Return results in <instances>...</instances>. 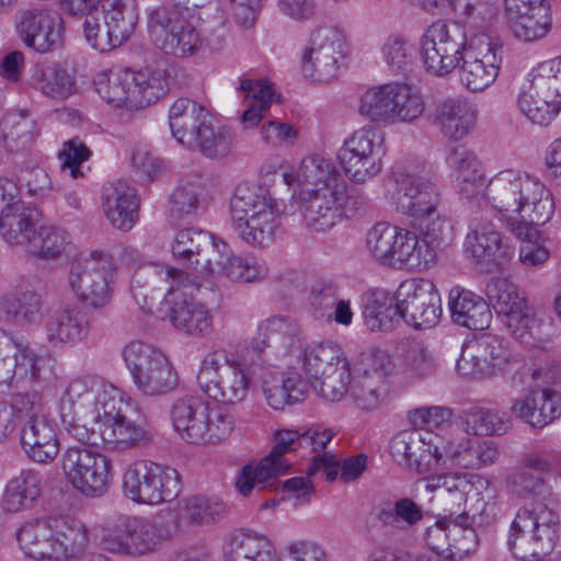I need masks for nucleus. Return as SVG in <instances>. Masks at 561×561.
<instances>
[{
  "label": "nucleus",
  "mask_w": 561,
  "mask_h": 561,
  "mask_svg": "<svg viewBox=\"0 0 561 561\" xmlns=\"http://www.w3.org/2000/svg\"><path fill=\"white\" fill-rule=\"evenodd\" d=\"M64 428L78 442L111 451H129L149 445L152 433L133 399L95 375L71 379L58 400Z\"/></svg>",
  "instance_id": "obj_1"
},
{
  "label": "nucleus",
  "mask_w": 561,
  "mask_h": 561,
  "mask_svg": "<svg viewBox=\"0 0 561 561\" xmlns=\"http://www.w3.org/2000/svg\"><path fill=\"white\" fill-rule=\"evenodd\" d=\"M289 186L299 188L298 199L306 226L321 232L333 228L363 205L362 198L348 191V184L335 164L321 154H310L296 170L283 174Z\"/></svg>",
  "instance_id": "obj_2"
},
{
  "label": "nucleus",
  "mask_w": 561,
  "mask_h": 561,
  "mask_svg": "<svg viewBox=\"0 0 561 561\" xmlns=\"http://www.w3.org/2000/svg\"><path fill=\"white\" fill-rule=\"evenodd\" d=\"M131 294L141 307H149L154 291L165 290L163 306L172 325L186 334L199 336L210 333L213 318L208 309L194 299L199 285L188 274L156 264L140 266L130 280Z\"/></svg>",
  "instance_id": "obj_3"
},
{
  "label": "nucleus",
  "mask_w": 561,
  "mask_h": 561,
  "mask_svg": "<svg viewBox=\"0 0 561 561\" xmlns=\"http://www.w3.org/2000/svg\"><path fill=\"white\" fill-rule=\"evenodd\" d=\"M42 358L27 344L0 331V392L13 390L9 403L14 417L28 423L46 417L43 399Z\"/></svg>",
  "instance_id": "obj_4"
},
{
  "label": "nucleus",
  "mask_w": 561,
  "mask_h": 561,
  "mask_svg": "<svg viewBox=\"0 0 561 561\" xmlns=\"http://www.w3.org/2000/svg\"><path fill=\"white\" fill-rule=\"evenodd\" d=\"M486 204L511 224H547L554 214L550 190L537 176L516 169H505L494 174L486 184Z\"/></svg>",
  "instance_id": "obj_5"
},
{
  "label": "nucleus",
  "mask_w": 561,
  "mask_h": 561,
  "mask_svg": "<svg viewBox=\"0 0 561 561\" xmlns=\"http://www.w3.org/2000/svg\"><path fill=\"white\" fill-rule=\"evenodd\" d=\"M231 228L253 248L271 245L279 228V211L271 193L259 185L239 184L229 203Z\"/></svg>",
  "instance_id": "obj_6"
},
{
  "label": "nucleus",
  "mask_w": 561,
  "mask_h": 561,
  "mask_svg": "<svg viewBox=\"0 0 561 561\" xmlns=\"http://www.w3.org/2000/svg\"><path fill=\"white\" fill-rule=\"evenodd\" d=\"M170 419L179 437L197 446L219 444L231 435L236 426L232 413L198 396H183L174 400Z\"/></svg>",
  "instance_id": "obj_7"
},
{
  "label": "nucleus",
  "mask_w": 561,
  "mask_h": 561,
  "mask_svg": "<svg viewBox=\"0 0 561 561\" xmlns=\"http://www.w3.org/2000/svg\"><path fill=\"white\" fill-rule=\"evenodd\" d=\"M96 93L110 105L129 111L144 108L168 91L164 70L110 69L94 78Z\"/></svg>",
  "instance_id": "obj_8"
},
{
  "label": "nucleus",
  "mask_w": 561,
  "mask_h": 561,
  "mask_svg": "<svg viewBox=\"0 0 561 561\" xmlns=\"http://www.w3.org/2000/svg\"><path fill=\"white\" fill-rule=\"evenodd\" d=\"M366 249L380 264L394 268L425 271L434 265V252L419 234L387 222L368 230Z\"/></svg>",
  "instance_id": "obj_9"
},
{
  "label": "nucleus",
  "mask_w": 561,
  "mask_h": 561,
  "mask_svg": "<svg viewBox=\"0 0 561 561\" xmlns=\"http://www.w3.org/2000/svg\"><path fill=\"white\" fill-rule=\"evenodd\" d=\"M559 517L542 503L518 510L511 524L508 547L523 561H534L551 549L557 538Z\"/></svg>",
  "instance_id": "obj_10"
},
{
  "label": "nucleus",
  "mask_w": 561,
  "mask_h": 561,
  "mask_svg": "<svg viewBox=\"0 0 561 561\" xmlns=\"http://www.w3.org/2000/svg\"><path fill=\"white\" fill-rule=\"evenodd\" d=\"M197 382L213 400L234 405L247 399L251 376L245 365L227 351L215 350L202 359Z\"/></svg>",
  "instance_id": "obj_11"
},
{
  "label": "nucleus",
  "mask_w": 561,
  "mask_h": 561,
  "mask_svg": "<svg viewBox=\"0 0 561 561\" xmlns=\"http://www.w3.org/2000/svg\"><path fill=\"white\" fill-rule=\"evenodd\" d=\"M116 271V262L110 252L94 250L71 264L68 283L81 305L100 309L112 299Z\"/></svg>",
  "instance_id": "obj_12"
},
{
  "label": "nucleus",
  "mask_w": 561,
  "mask_h": 561,
  "mask_svg": "<svg viewBox=\"0 0 561 561\" xmlns=\"http://www.w3.org/2000/svg\"><path fill=\"white\" fill-rule=\"evenodd\" d=\"M172 7L156 9L150 14L149 30L157 47L175 57L195 54L202 39L193 23L187 19L190 8L202 5L201 0H175Z\"/></svg>",
  "instance_id": "obj_13"
},
{
  "label": "nucleus",
  "mask_w": 561,
  "mask_h": 561,
  "mask_svg": "<svg viewBox=\"0 0 561 561\" xmlns=\"http://www.w3.org/2000/svg\"><path fill=\"white\" fill-rule=\"evenodd\" d=\"M122 355L136 388L144 396H163L179 386L175 368L152 344L131 341L125 345Z\"/></svg>",
  "instance_id": "obj_14"
},
{
  "label": "nucleus",
  "mask_w": 561,
  "mask_h": 561,
  "mask_svg": "<svg viewBox=\"0 0 561 561\" xmlns=\"http://www.w3.org/2000/svg\"><path fill=\"white\" fill-rule=\"evenodd\" d=\"M123 492L133 502L159 505L176 499L181 492L179 472L168 466L135 460L123 473Z\"/></svg>",
  "instance_id": "obj_15"
},
{
  "label": "nucleus",
  "mask_w": 561,
  "mask_h": 561,
  "mask_svg": "<svg viewBox=\"0 0 561 561\" xmlns=\"http://www.w3.org/2000/svg\"><path fill=\"white\" fill-rule=\"evenodd\" d=\"M347 54L344 33L331 24H319L301 50L300 69L305 78L327 82L337 76L340 61Z\"/></svg>",
  "instance_id": "obj_16"
},
{
  "label": "nucleus",
  "mask_w": 561,
  "mask_h": 561,
  "mask_svg": "<svg viewBox=\"0 0 561 561\" xmlns=\"http://www.w3.org/2000/svg\"><path fill=\"white\" fill-rule=\"evenodd\" d=\"M465 27L457 22L436 21L421 37V58L426 70L445 77L459 65V58L469 44Z\"/></svg>",
  "instance_id": "obj_17"
},
{
  "label": "nucleus",
  "mask_w": 561,
  "mask_h": 561,
  "mask_svg": "<svg viewBox=\"0 0 561 561\" xmlns=\"http://www.w3.org/2000/svg\"><path fill=\"white\" fill-rule=\"evenodd\" d=\"M489 306L502 317L514 337L530 343L538 328L534 308L517 285L505 277H492L485 285Z\"/></svg>",
  "instance_id": "obj_18"
},
{
  "label": "nucleus",
  "mask_w": 561,
  "mask_h": 561,
  "mask_svg": "<svg viewBox=\"0 0 561 561\" xmlns=\"http://www.w3.org/2000/svg\"><path fill=\"white\" fill-rule=\"evenodd\" d=\"M62 471L71 485L87 497H101L113 480L111 459L88 447H69L61 456Z\"/></svg>",
  "instance_id": "obj_19"
},
{
  "label": "nucleus",
  "mask_w": 561,
  "mask_h": 561,
  "mask_svg": "<svg viewBox=\"0 0 561 561\" xmlns=\"http://www.w3.org/2000/svg\"><path fill=\"white\" fill-rule=\"evenodd\" d=\"M136 24L137 13L134 8L121 1H111L84 16L83 32L89 45L104 53L127 41Z\"/></svg>",
  "instance_id": "obj_20"
},
{
  "label": "nucleus",
  "mask_w": 561,
  "mask_h": 561,
  "mask_svg": "<svg viewBox=\"0 0 561 561\" xmlns=\"http://www.w3.org/2000/svg\"><path fill=\"white\" fill-rule=\"evenodd\" d=\"M385 156L383 137L371 126H365L346 138L337 152L345 174L354 183H365L380 174Z\"/></svg>",
  "instance_id": "obj_21"
},
{
  "label": "nucleus",
  "mask_w": 561,
  "mask_h": 561,
  "mask_svg": "<svg viewBox=\"0 0 561 561\" xmlns=\"http://www.w3.org/2000/svg\"><path fill=\"white\" fill-rule=\"evenodd\" d=\"M503 61V46L485 34H474L459 58L458 76L461 84L471 92H482L491 87Z\"/></svg>",
  "instance_id": "obj_22"
},
{
  "label": "nucleus",
  "mask_w": 561,
  "mask_h": 561,
  "mask_svg": "<svg viewBox=\"0 0 561 561\" xmlns=\"http://www.w3.org/2000/svg\"><path fill=\"white\" fill-rule=\"evenodd\" d=\"M391 357L376 350L364 356L352 380L350 397L355 407L373 412L387 404L389 398L388 378L393 371Z\"/></svg>",
  "instance_id": "obj_23"
},
{
  "label": "nucleus",
  "mask_w": 561,
  "mask_h": 561,
  "mask_svg": "<svg viewBox=\"0 0 561 561\" xmlns=\"http://www.w3.org/2000/svg\"><path fill=\"white\" fill-rule=\"evenodd\" d=\"M517 362L516 354L503 339L485 336L462 347L457 371L466 378H492Z\"/></svg>",
  "instance_id": "obj_24"
},
{
  "label": "nucleus",
  "mask_w": 561,
  "mask_h": 561,
  "mask_svg": "<svg viewBox=\"0 0 561 561\" xmlns=\"http://www.w3.org/2000/svg\"><path fill=\"white\" fill-rule=\"evenodd\" d=\"M159 540L158 529L148 518L121 516L113 529L105 530L100 545L111 553L142 557L154 552Z\"/></svg>",
  "instance_id": "obj_25"
},
{
  "label": "nucleus",
  "mask_w": 561,
  "mask_h": 561,
  "mask_svg": "<svg viewBox=\"0 0 561 561\" xmlns=\"http://www.w3.org/2000/svg\"><path fill=\"white\" fill-rule=\"evenodd\" d=\"M445 442L427 431H402L390 442V453L394 460L419 473H427L444 467Z\"/></svg>",
  "instance_id": "obj_26"
},
{
  "label": "nucleus",
  "mask_w": 561,
  "mask_h": 561,
  "mask_svg": "<svg viewBox=\"0 0 561 561\" xmlns=\"http://www.w3.org/2000/svg\"><path fill=\"white\" fill-rule=\"evenodd\" d=\"M392 201L398 211L415 219L433 217L440 205L438 186L430 179L401 169L392 172Z\"/></svg>",
  "instance_id": "obj_27"
},
{
  "label": "nucleus",
  "mask_w": 561,
  "mask_h": 561,
  "mask_svg": "<svg viewBox=\"0 0 561 561\" xmlns=\"http://www.w3.org/2000/svg\"><path fill=\"white\" fill-rule=\"evenodd\" d=\"M15 30L23 44L38 54L64 45V21L54 10L28 8L18 12Z\"/></svg>",
  "instance_id": "obj_28"
},
{
  "label": "nucleus",
  "mask_w": 561,
  "mask_h": 561,
  "mask_svg": "<svg viewBox=\"0 0 561 561\" xmlns=\"http://www.w3.org/2000/svg\"><path fill=\"white\" fill-rule=\"evenodd\" d=\"M398 299L403 310V321L415 329L435 325L442 314L440 296L433 282L409 278L398 287Z\"/></svg>",
  "instance_id": "obj_29"
},
{
  "label": "nucleus",
  "mask_w": 561,
  "mask_h": 561,
  "mask_svg": "<svg viewBox=\"0 0 561 561\" xmlns=\"http://www.w3.org/2000/svg\"><path fill=\"white\" fill-rule=\"evenodd\" d=\"M38 550L34 561H70L81 553L89 545V531L84 523L72 516L65 515L57 527Z\"/></svg>",
  "instance_id": "obj_30"
},
{
  "label": "nucleus",
  "mask_w": 561,
  "mask_h": 561,
  "mask_svg": "<svg viewBox=\"0 0 561 561\" xmlns=\"http://www.w3.org/2000/svg\"><path fill=\"white\" fill-rule=\"evenodd\" d=\"M478 113L477 105L468 99L449 98L435 106L433 124L445 139L460 141L473 131Z\"/></svg>",
  "instance_id": "obj_31"
},
{
  "label": "nucleus",
  "mask_w": 561,
  "mask_h": 561,
  "mask_svg": "<svg viewBox=\"0 0 561 561\" xmlns=\"http://www.w3.org/2000/svg\"><path fill=\"white\" fill-rule=\"evenodd\" d=\"M446 163L458 194L468 201L483 197L485 199V181L481 162L477 154L463 146L449 150Z\"/></svg>",
  "instance_id": "obj_32"
},
{
  "label": "nucleus",
  "mask_w": 561,
  "mask_h": 561,
  "mask_svg": "<svg viewBox=\"0 0 561 561\" xmlns=\"http://www.w3.org/2000/svg\"><path fill=\"white\" fill-rule=\"evenodd\" d=\"M299 342V328L293 319L272 316L259 323L251 345L259 355L268 350L275 357H280L293 352Z\"/></svg>",
  "instance_id": "obj_33"
},
{
  "label": "nucleus",
  "mask_w": 561,
  "mask_h": 561,
  "mask_svg": "<svg viewBox=\"0 0 561 561\" xmlns=\"http://www.w3.org/2000/svg\"><path fill=\"white\" fill-rule=\"evenodd\" d=\"M465 251L476 262L502 265L514 255V249L503 241L502 233L491 221L471 225L465 240Z\"/></svg>",
  "instance_id": "obj_34"
},
{
  "label": "nucleus",
  "mask_w": 561,
  "mask_h": 561,
  "mask_svg": "<svg viewBox=\"0 0 561 561\" xmlns=\"http://www.w3.org/2000/svg\"><path fill=\"white\" fill-rule=\"evenodd\" d=\"M511 414L535 428H542L561 416V394L535 389L512 401Z\"/></svg>",
  "instance_id": "obj_35"
},
{
  "label": "nucleus",
  "mask_w": 561,
  "mask_h": 561,
  "mask_svg": "<svg viewBox=\"0 0 561 561\" xmlns=\"http://www.w3.org/2000/svg\"><path fill=\"white\" fill-rule=\"evenodd\" d=\"M91 331V318L79 309L53 312L44 321L47 343L55 348L75 346L84 341Z\"/></svg>",
  "instance_id": "obj_36"
},
{
  "label": "nucleus",
  "mask_w": 561,
  "mask_h": 561,
  "mask_svg": "<svg viewBox=\"0 0 561 561\" xmlns=\"http://www.w3.org/2000/svg\"><path fill=\"white\" fill-rule=\"evenodd\" d=\"M102 209L110 224L129 231L138 219L139 199L135 188L125 181L107 182L102 188Z\"/></svg>",
  "instance_id": "obj_37"
},
{
  "label": "nucleus",
  "mask_w": 561,
  "mask_h": 561,
  "mask_svg": "<svg viewBox=\"0 0 561 561\" xmlns=\"http://www.w3.org/2000/svg\"><path fill=\"white\" fill-rule=\"evenodd\" d=\"M26 82L31 90L53 101H65L78 90L75 75L58 64H34Z\"/></svg>",
  "instance_id": "obj_38"
},
{
  "label": "nucleus",
  "mask_w": 561,
  "mask_h": 561,
  "mask_svg": "<svg viewBox=\"0 0 561 561\" xmlns=\"http://www.w3.org/2000/svg\"><path fill=\"white\" fill-rule=\"evenodd\" d=\"M290 467L291 461L286 457H277L270 451L260 461L243 466L237 473L234 486L243 497H248L254 490L275 488L278 478Z\"/></svg>",
  "instance_id": "obj_39"
},
{
  "label": "nucleus",
  "mask_w": 561,
  "mask_h": 561,
  "mask_svg": "<svg viewBox=\"0 0 561 561\" xmlns=\"http://www.w3.org/2000/svg\"><path fill=\"white\" fill-rule=\"evenodd\" d=\"M443 448L444 467L451 466L471 470L493 465L500 454L493 442L468 437L446 442Z\"/></svg>",
  "instance_id": "obj_40"
},
{
  "label": "nucleus",
  "mask_w": 561,
  "mask_h": 561,
  "mask_svg": "<svg viewBox=\"0 0 561 561\" xmlns=\"http://www.w3.org/2000/svg\"><path fill=\"white\" fill-rule=\"evenodd\" d=\"M448 305L454 323L469 330L482 331L490 327L492 312L489 301L461 287L449 290Z\"/></svg>",
  "instance_id": "obj_41"
},
{
  "label": "nucleus",
  "mask_w": 561,
  "mask_h": 561,
  "mask_svg": "<svg viewBox=\"0 0 561 561\" xmlns=\"http://www.w3.org/2000/svg\"><path fill=\"white\" fill-rule=\"evenodd\" d=\"M21 445L30 459L49 463L58 455L60 445L56 424L48 420L35 419L21 426Z\"/></svg>",
  "instance_id": "obj_42"
},
{
  "label": "nucleus",
  "mask_w": 561,
  "mask_h": 561,
  "mask_svg": "<svg viewBox=\"0 0 561 561\" xmlns=\"http://www.w3.org/2000/svg\"><path fill=\"white\" fill-rule=\"evenodd\" d=\"M210 116V112L202 104L186 98L178 99L169 111V125L173 137L185 147L194 146L196 136Z\"/></svg>",
  "instance_id": "obj_43"
},
{
  "label": "nucleus",
  "mask_w": 561,
  "mask_h": 561,
  "mask_svg": "<svg viewBox=\"0 0 561 561\" xmlns=\"http://www.w3.org/2000/svg\"><path fill=\"white\" fill-rule=\"evenodd\" d=\"M471 476L462 472H445L432 474L425 479V490L433 493L435 501L443 511L455 513L467 501L472 489Z\"/></svg>",
  "instance_id": "obj_44"
},
{
  "label": "nucleus",
  "mask_w": 561,
  "mask_h": 561,
  "mask_svg": "<svg viewBox=\"0 0 561 561\" xmlns=\"http://www.w3.org/2000/svg\"><path fill=\"white\" fill-rule=\"evenodd\" d=\"M363 317L370 331H391L403 320L401 301L396 294L381 288L367 294Z\"/></svg>",
  "instance_id": "obj_45"
},
{
  "label": "nucleus",
  "mask_w": 561,
  "mask_h": 561,
  "mask_svg": "<svg viewBox=\"0 0 561 561\" xmlns=\"http://www.w3.org/2000/svg\"><path fill=\"white\" fill-rule=\"evenodd\" d=\"M389 126L413 123L424 112L422 94L411 84L392 81L385 83Z\"/></svg>",
  "instance_id": "obj_46"
},
{
  "label": "nucleus",
  "mask_w": 561,
  "mask_h": 561,
  "mask_svg": "<svg viewBox=\"0 0 561 561\" xmlns=\"http://www.w3.org/2000/svg\"><path fill=\"white\" fill-rule=\"evenodd\" d=\"M345 360L347 357L344 351L332 342L301 346L297 354V364L300 370L312 381L336 369Z\"/></svg>",
  "instance_id": "obj_47"
},
{
  "label": "nucleus",
  "mask_w": 561,
  "mask_h": 561,
  "mask_svg": "<svg viewBox=\"0 0 561 561\" xmlns=\"http://www.w3.org/2000/svg\"><path fill=\"white\" fill-rule=\"evenodd\" d=\"M226 561H280L273 542L264 536L240 531L226 542Z\"/></svg>",
  "instance_id": "obj_48"
},
{
  "label": "nucleus",
  "mask_w": 561,
  "mask_h": 561,
  "mask_svg": "<svg viewBox=\"0 0 561 561\" xmlns=\"http://www.w3.org/2000/svg\"><path fill=\"white\" fill-rule=\"evenodd\" d=\"M41 225V215L36 208L18 205L13 211L0 220V234L11 245H24L28 249Z\"/></svg>",
  "instance_id": "obj_49"
},
{
  "label": "nucleus",
  "mask_w": 561,
  "mask_h": 561,
  "mask_svg": "<svg viewBox=\"0 0 561 561\" xmlns=\"http://www.w3.org/2000/svg\"><path fill=\"white\" fill-rule=\"evenodd\" d=\"M42 476L33 469L22 470L9 480L1 506L8 513H18L32 507L41 495Z\"/></svg>",
  "instance_id": "obj_50"
},
{
  "label": "nucleus",
  "mask_w": 561,
  "mask_h": 561,
  "mask_svg": "<svg viewBox=\"0 0 561 561\" xmlns=\"http://www.w3.org/2000/svg\"><path fill=\"white\" fill-rule=\"evenodd\" d=\"M375 518L383 526L398 530H409L424 518L420 504L411 497L383 500L375 508Z\"/></svg>",
  "instance_id": "obj_51"
},
{
  "label": "nucleus",
  "mask_w": 561,
  "mask_h": 561,
  "mask_svg": "<svg viewBox=\"0 0 561 561\" xmlns=\"http://www.w3.org/2000/svg\"><path fill=\"white\" fill-rule=\"evenodd\" d=\"M542 225L514 221L508 229L520 241L518 261L526 268L539 267L550 257V250L537 228Z\"/></svg>",
  "instance_id": "obj_52"
},
{
  "label": "nucleus",
  "mask_w": 561,
  "mask_h": 561,
  "mask_svg": "<svg viewBox=\"0 0 561 561\" xmlns=\"http://www.w3.org/2000/svg\"><path fill=\"white\" fill-rule=\"evenodd\" d=\"M239 89L244 93V99L250 101L241 122L245 128L254 127L274 102L275 90L268 80L252 78H242Z\"/></svg>",
  "instance_id": "obj_53"
},
{
  "label": "nucleus",
  "mask_w": 561,
  "mask_h": 561,
  "mask_svg": "<svg viewBox=\"0 0 561 561\" xmlns=\"http://www.w3.org/2000/svg\"><path fill=\"white\" fill-rule=\"evenodd\" d=\"M463 426L467 434L492 436L508 432L512 428V422L505 411L471 407L463 412Z\"/></svg>",
  "instance_id": "obj_54"
},
{
  "label": "nucleus",
  "mask_w": 561,
  "mask_h": 561,
  "mask_svg": "<svg viewBox=\"0 0 561 561\" xmlns=\"http://www.w3.org/2000/svg\"><path fill=\"white\" fill-rule=\"evenodd\" d=\"M72 238L62 227L39 225L27 252L38 260L50 261L66 254L70 250Z\"/></svg>",
  "instance_id": "obj_55"
},
{
  "label": "nucleus",
  "mask_w": 561,
  "mask_h": 561,
  "mask_svg": "<svg viewBox=\"0 0 561 561\" xmlns=\"http://www.w3.org/2000/svg\"><path fill=\"white\" fill-rule=\"evenodd\" d=\"M65 515H54L45 518H34L22 524L16 530L18 545L28 559L36 557L38 550L53 533H58L57 527Z\"/></svg>",
  "instance_id": "obj_56"
},
{
  "label": "nucleus",
  "mask_w": 561,
  "mask_h": 561,
  "mask_svg": "<svg viewBox=\"0 0 561 561\" xmlns=\"http://www.w3.org/2000/svg\"><path fill=\"white\" fill-rule=\"evenodd\" d=\"M194 146L191 149H197L203 156L208 159H222L227 157L232 150L234 142V135L227 126L214 125V118L210 116L208 123L196 136Z\"/></svg>",
  "instance_id": "obj_57"
},
{
  "label": "nucleus",
  "mask_w": 561,
  "mask_h": 561,
  "mask_svg": "<svg viewBox=\"0 0 561 561\" xmlns=\"http://www.w3.org/2000/svg\"><path fill=\"white\" fill-rule=\"evenodd\" d=\"M36 124L26 111L9 113L1 123V138L7 149L24 150L31 146Z\"/></svg>",
  "instance_id": "obj_58"
},
{
  "label": "nucleus",
  "mask_w": 561,
  "mask_h": 561,
  "mask_svg": "<svg viewBox=\"0 0 561 561\" xmlns=\"http://www.w3.org/2000/svg\"><path fill=\"white\" fill-rule=\"evenodd\" d=\"M206 250H211V234L192 228L180 230L171 247L173 257L193 268L197 263H202L201 256Z\"/></svg>",
  "instance_id": "obj_59"
},
{
  "label": "nucleus",
  "mask_w": 561,
  "mask_h": 561,
  "mask_svg": "<svg viewBox=\"0 0 561 561\" xmlns=\"http://www.w3.org/2000/svg\"><path fill=\"white\" fill-rule=\"evenodd\" d=\"M528 78L536 92L549 98L561 112V56L538 64Z\"/></svg>",
  "instance_id": "obj_60"
},
{
  "label": "nucleus",
  "mask_w": 561,
  "mask_h": 561,
  "mask_svg": "<svg viewBox=\"0 0 561 561\" xmlns=\"http://www.w3.org/2000/svg\"><path fill=\"white\" fill-rule=\"evenodd\" d=\"M42 307V295L27 284H20L16 291L3 302L4 311L16 323L34 322Z\"/></svg>",
  "instance_id": "obj_61"
},
{
  "label": "nucleus",
  "mask_w": 561,
  "mask_h": 561,
  "mask_svg": "<svg viewBox=\"0 0 561 561\" xmlns=\"http://www.w3.org/2000/svg\"><path fill=\"white\" fill-rule=\"evenodd\" d=\"M399 350L402 369L411 378H424L435 371L436 360L422 342L407 340Z\"/></svg>",
  "instance_id": "obj_62"
},
{
  "label": "nucleus",
  "mask_w": 561,
  "mask_h": 561,
  "mask_svg": "<svg viewBox=\"0 0 561 561\" xmlns=\"http://www.w3.org/2000/svg\"><path fill=\"white\" fill-rule=\"evenodd\" d=\"M513 35L525 43L542 39L551 30L549 8L507 19Z\"/></svg>",
  "instance_id": "obj_63"
},
{
  "label": "nucleus",
  "mask_w": 561,
  "mask_h": 561,
  "mask_svg": "<svg viewBox=\"0 0 561 561\" xmlns=\"http://www.w3.org/2000/svg\"><path fill=\"white\" fill-rule=\"evenodd\" d=\"M380 51L388 69L396 75L410 72L416 60L414 45L398 35L388 36L382 43Z\"/></svg>",
  "instance_id": "obj_64"
}]
</instances>
